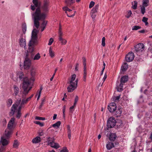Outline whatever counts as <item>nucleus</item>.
Segmentation results:
<instances>
[{"instance_id": "obj_5", "label": "nucleus", "mask_w": 152, "mask_h": 152, "mask_svg": "<svg viewBox=\"0 0 152 152\" xmlns=\"http://www.w3.org/2000/svg\"><path fill=\"white\" fill-rule=\"evenodd\" d=\"M15 118H12L8 123L7 128L5 130V137L7 138H9L12 134V131L15 127Z\"/></svg>"}, {"instance_id": "obj_44", "label": "nucleus", "mask_w": 152, "mask_h": 152, "mask_svg": "<svg viewBox=\"0 0 152 152\" xmlns=\"http://www.w3.org/2000/svg\"><path fill=\"white\" fill-rule=\"evenodd\" d=\"M141 28V27L138 26H134L132 27V30H137Z\"/></svg>"}, {"instance_id": "obj_64", "label": "nucleus", "mask_w": 152, "mask_h": 152, "mask_svg": "<svg viewBox=\"0 0 152 152\" xmlns=\"http://www.w3.org/2000/svg\"><path fill=\"white\" fill-rule=\"evenodd\" d=\"M79 65V64L78 63H77L75 66V70L76 71H77L78 70V67Z\"/></svg>"}, {"instance_id": "obj_34", "label": "nucleus", "mask_w": 152, "mask_h": 152, "mask_svg": "<svg viewBox=\"0 0 152 152\" xmlns=\"http://www.w3.org/2000/svg\"><path fill=\"white\" fill-rule=\"evenodd\" d=\"M116 138L115 135V134H110L109 139L111 141H114Z\"/></svg>"}, {"instance_id": "obj_52", "label": "nucleus", "mask_w": 152, "mask_h": 152, "mask_svg": "<svg viewBox=\"0 0 152 152\" xmlns=\"http://www.w3.org/2000/svg\"><path fill=\"white\" fill-rule=\"evenodd\" d=\"M105 37H104L102 38V45L103 47L105 46Z\"/></svg>"}, {"instance_id": "obj_45", "label": "nucleus", "mask_w": 152, "mask_h": 152, "mask_svg": "<svg viewBox=\"0 0 152 152\" xmlns=\"http://www.w3.org/2000/svg\"><path fill=\"white\" fill-rule=\"evenodd\" d=\"M43 89V88L42 86H41L40 88V90H38L37 92L36 95H38V96H40L41 94V91Z\"/></svg>"}, {"instance_id": "obj_46", "label": "nucleus", "mask_w": 152, "mask_h": 152, "mask_svg": "<svg viewBox=\"0 0 152 152\" xmlns=\"http://www.w3.org/2000/svg\"><path fill=\"white\" fill-rule=\"evenodd\" d=\"M120 98V96L113 97V100L115 102L118 101Z\"/></svg>"}, {"instance_id": "obj_57", "label": "nucleus", "mask_w": 152, "mask_h": 152, "mask_svg": "<svg viewBox=\"0 0 152 152\" xmlns=\"http://www.w3.org/2000/svg\"><path fill=\"white\" fill-rule=\"evenodd\" d=\"M87 76V73L83 72V80L84 82L86 81V77Z\"/></svg>"}, {"instance_id": "obj_53", "label": "nucleus", "mask_w": 152, "mask_h": 152, "mask_svg": "<svg viewBox=\"0 0 152 152\" xmlns=\"http://www.w3.org/2000/svg\"><path fill=\"white\" fill-rule=\"evenodd\" d=\"M82 60H83V66H85L86 65V58L84 57H82Z\"/></svg>"}, {"instance_id": "obj_40", "label": "nucleus", "mask_w": 152, "mask_h": 152, "mask_svg": "<svg viewBox=\"0 0 152 152\" xmlns=\"http://www.w3.org/2000/svg\"><path fill=\"white\" fill-rule=\"evenodd\" d=\"M32 2L36 7H39L40 5V4L38 2V0H33Z\"/></svg>"}, {"instance_id": "obj_36", "label": "nucleus", "mask_w": 152, "mask_h": 152, "mask_svg": "<svg viewBox=\"0 0 152 152\" xmlns=\"http://www.w3.org/2000/svg\"><path fill=\"white\" fill-rule=\"evenodd\" d=\"M59 41L61 42V43L62 45H65L66 42L67 41L66 39L63 38H60V39H59Z\"/></svg>"}, {"instance_id": "obj_59", "label": "nucleus", "mask_w": 152, "mask_h": 152, "mask_svg": "<svg viewBox=\"0 0 152 152\" xmlns=\"http://www.w3.org/2000/svg\"><path fill=\"white\" fill-rule=\"evenodd\" d=\"M132 14V12L130 10L128 12L127 15L126 16V18H129V17L131 16V15Z\"/></svg>"}, {"instance_id": "obj_14", "label": "nucleus", "mask_w": 152, "mask_h": 152, "mask_svg": "<svg viewBox=\"0 0 152 152\" xmlns=\"http://www.w3.org/2000/svg\"><path fill=\"white\" fill-rule=\"evenodd\" d=\"M31 65L30 60H25L24 63L23 67L24 69H28Z\"/></svg>"}, {"instance_id": "obj_33", "label": "nucleus", "mask_w": 152, "mask_h": 152, "mask_svg": "<svg viewBox=\"0 0 152 152\" xmlns=\"http://www.w3.org/2000/svg\"><path fill=\"white\" fill-rule=\"evenodd\" d=\"M132 8L134 10L137 9V1H134L132 2Z\"/></svg>"}, {"instance_id": "obj_50", "label": "nucleus", "mask_w": 152, "mask_h": 152, "mask_svg": "<svg viewBox=\"0 0 152 152\" xmlns=\"http://www.w3.org/2000/svg\"><path fill=\"white\" fill-rule=\"evenodd\" d=\"M36 120H45V118L44 117H41L39 116H36L35 118Z\"/></svg>"}, {"instance_id": "obj_56", "label": "nucleus", "mask_w": 152, "mask_h": 152, "mask_svg": "<svg viewBox=\"0 0 152 152\" xmlns=\"http://www.w3.org/2000/svg\"><path fill=\"white\" fill-rule=\"evenodd\" d=\"M117 126H123L122 121H120L119 122L117 123Z\"/></svg>"}, {"instance_id": "obj_29", "label": "nucleus", "mask_w": 152, "mask_h": 152, "mask_svg": "<svg viewBox=\"0 0 152 152\" xmlns=\"http://www.w3.org/2000/svg\"><path fill=\"white\" fill-rule=\"evenodd\" d=\"M19 142L17 140H15L13 145V148H18L19 145Z\"/></svg>"}, {"instance_id": "obj_48", "label": "nucleus", "mask_w": 152, "mask_h": 152, "mask_svg": "<svg viewBox=\"0 0 152 152\" xmlns=\"http://www.w3.org/2000/svg\"><path fill=\"white\" fill-rule=\"evenodd\" d=\"M47 23V21L46 20H43L41 25V27L45 28L46 25Z\"/></svg>"}, {"instance_id": "obj_10", "label": "nucleus", "mask_w": 152, "mask_h": 152, "mask_svg": "<svg viewBox=\"0 0 152 152\" xmlns=\"http://www.w3.org/2000/svg\"><path fill=\"white\" fill-rule=\"evenodd\" d=\"M134 57V53L132 52H131L126 55L125 59L127 62H130L133 61Z\"/></svg>"}, {"instance_id": "obj_4", "label": "nucleus", "mask_w": 152, "mask_h": 152, "mask_svg": "<svg viewBox=\"0 0 152 152\" xmlns=\"http://www.w3.org/2000/svg\"><path fill=\"white\" fill-rule=\"evenodd\" d=\"M76 76L75 74H73L71 76V78L69 79L68 83L70 85L67 88L68 92L72 91L77 88L78 80L76 79L75 80Z\"/></svg>"}, {"instance_id": "obj_2", "label": "nucleus", "mask_w": 152, "mask_h": 152, "mask_svg": "<svg viewBox=\"0 0 152 152\" xmlns=\"http://www.w3.org/2000/svg\"><path fill=\"white\" fill-rule=\"evenodd\" d=\"M32 17L34 19V25L38 28L39 25V20H44L46 18V15L45 13H41L40 8H37L34 12L31 13Z\"/></svg>"}, {"instance_id": "obj_30", "label": "nucleus", "mask_w": 152, "mask_h": 152, "mask_svg": "<svg viewBox=\"0 0 152 152\" xmlns=\"http://www.w3.org/2000/svg\"><path fill=\"white\" fill-rule=\"evenodd\" d=\"M47 141L48 142V145H49L54 141V139L53 138L48 137L47 138Z\"/></svg>"}, {"instance_id": "obj_41", "label": "nucleus", "mask_w": 152, "mask_h": 152, "mask_svg": "<svg viewBox=\"0 0 152 152\" xmlns=\"http://www.w3.org/2000/svg\"><path fill=\"white\" fill-rule=\"evenodd\" d=\"M148 19V18H147L145 17H144L142 19V21L144 23H145V25L146 26H148V23L147 22Z\"/></svg>"}, {"instance_id": "obj_16", "label": "nucleus", "mask_w": 152, "mask_h": 152, "mask_svg": "<svg viewBox=\"0 0 152 152\" xmlns=\"http://www.w3.org/2000/svg\"><path fill=\"white\" fill-rule=\"evenodd\" d=\"M21 108L19 107H17L16 109L15 110H16L17 112L15 114V116L18 119L20 118L22 114L21 112Z\"/></svg>"}, {"instance_id": "obj_49", "label": "nucleus", "mask_w": 152, "mask_h": 152, "mask_svg": "<svg viewBox=\"0 0 152 152\" xmlns=\"http://www.w3.org/2000/svg\"><path fill=\"white\" fill-rule=\"evenodd\" d=\"M34 123L35 124L39 125L41 126H44V124L39 121H35L34 122Z\"/></svg>"}, {"instance_id": "obj_35", "label": "nucleus", "mask_w": 152, "mask_h": 152, "mask_svg": "<svg viewBox=\"0 0 152 152\" xmlns=\"http://www.w3.org/2000/svg\"><path fill=\"white\" fill-rule=\"evenodd\" d=\"M61 124V121H58L56 123L53 125V126L56 128H58L60 126Z\"/></svg>"}, {"instance_id": "obj_12", "label": "nucleus", "mask_w": 152, "mask_h": 152, "mask_svg": "<svg viewBox=\"0 0 152 152\" xmlns=\"http://www.w3.org/2000/svg\"><path fill=\"white\" fill-rule=\"evenodd\" d=\"M116 108V104L114 102H112L110 104L108 107V109L110 112H114Z\"/></svg>"}, {"instance_id": "obj_3", "label": "nucleus", "mask_w": 152, "mask_h": 152, "mask_svg": "<svg viewBox=\"0 0 152 152\" xmlns=\"http://www.w3.org/2000/svg\"><path fill=\"white\" fill-rule=\"evenodd\" d=\"M26 96H24L23 97L22 96L23 99L21 101V99H20L18 100L17 101L15 104H14L11 108V110L10 113V116L13 115L15 112V110L17 107H19L21 108H24V105L26 104L27 102L25 98Z\"/></svg>"}, {"instance_id": "obj_55", "label": "nucleus", "mask_w": 152, "mask_h": 152, "mask_svg": "<svg viewBox=\"0 0 152 152\" xmlns=\"http://www.w3.org/2000/svg\"><path fill=\"white\" fill-rule=\"evenodd\" d=\"M59 34V39H60V38H62V33L61 32V27H60V29L59 31L58 32Z\"/></svg>"}, {"instance_id": "obj_8", "label": "nucleus", "mask_w": 152, "mask_h": 152, "mask_svg": "<svg viewBox=\"0 0 152 152\" xmlns=\"http://www.w3.org/2000/svg\"><path fill=\"white\" fill-rule=\"evenodd\" d=\"M149 0H143L142 4L140 6L141 12L144 15L145 12V8L148 6L149 4Z\"/></svg>"}, {"instance_id": "obj_25", "label": "nucleus", "mask_w": 152, "mask_h": 152, "mask_svg": "<svg viewBox=\"0 0 152 152\" xmlns=\"http://www.w3.org/2000/svg\"><path fill=\"white\" fill-rule=\"evenodd\" d=\"M65 3L67 6H70L75 2V0H65Z\"/></svg>"}, {"instance_id": "obj_21", "label": "nucleus", "mask_w": 152, "mask_h": 152, "mask_svg": "<svg viewBox=\"0 0 152 152\" xmlns=\"http://www.w3.org/2000/svg\"><path fill=\"white\" fill-rule=\"evenodd\" d=\"M99 7V4L96 5L91 11V13H96L97 12Z\"/></svg>"}, {"instance_id": "obj_27", "label": "nucleus", "mask_w": 152, "mask_h": 152, "mask_svg": "<svg viewBox=\"0 0 152 152\" xmlns=\"http://www.w3.org/2000/svg\"><path fill=\"white\" fill-rule=\"evenodd\" d=\"M128 68V64L127 63H124L123 65H122L121 69L122 71H125Z\"/></svg>"}, {"instance_id": "obj_18", "label": "nucleus", "mask_w": 152, "mask_h": 152, "mask_svg": "<svg viewBox=\"0 0 152 152\" xmlns=\"http://www.w3.org/2000/svg\"><path fill=\"white\" fill-rule=\"evenodd\" d=\"M13 88L14 92L13 95L15 96H16L18 94L20 91L18 87L15 85L14 86Z\"/></svg>"}, {"instance_id": "obj_7", "label": "nucleus", "mask_w": 152, "mask_h": 152, "mask_svg": "<svg viewBox=\"0 0 152 152\" xmlns=\"http://www.w3.org/2000/svg\"><path fill=\"white\" fill-rule=\"evenodd\" d=\"M49 1L48 0H44V3L42 6L41 7V9L43 12L41 11V13H45L46 15V13L48 12L49 9Z\"/></svg>"}, {"instance_id": "obj_23", "label": "nucleus", "mask_w": 152, "mask_h": 152, "mask_svg": "<svg viewBox=\"0 0 152 152\" xmlns=\"http://www.w3.org/2000/svg\"><path fill=\"white\" fill-rule=\"evenodd\" d=\"M128 79V76H124L121 77L120 81V82L123 84L124 83L127 81Z\"/></svg>"}, {"instance_id": "obj_32", "label": "nucleus", "mask_w": 152, "mask_h": 152, "mask_svg": "<svg viewBox=\"0 0 152 152\" xmlns=\"http://www.w3.org/2000/svg\"><path fill=\"white\" fill-rule=\"evenodd\" d=\"M67 133H68V136L69 138L70 139L71 137V130L70 129V126L69 125H68L67 126Z\"/></svg>"}, {"instance_id": "obj_54", "label": "nucleus", "mask_w": 152, "mask_h": 152, "mask_svg": "<svg viewBox=\"0 0 152 152\" xmlns=\"http://www.w3.org/2000/svg\"><path fill=\"white\" fill-rule=\"evenodd\" d=\"M95 3L93 1H91L89 4V8H91L94 5Z\"/></svg>"}, {"instance_id": "obj_20", "label": "nucleus", "mask_w": 152, "mask_h": 152, "mask_svg": "<svg viewBox=\"0 0 152 152\" xmlns=\"http://www.w3.org/2000/svg\"><path fill=\"white\" fill-rule=\"evenodd\" d=\"M115 114L117 117L120 116L122 113V110L121 108H119L115 110Z\"/></svg>"}, {"instance_id": "obj_63", "label": "nucleus", "mask_w": 152, "mask_h": 152, "mask_svg": "<svg viewBox=\"0 0 152 152\" xmlns=\"http://www.w3.org/2000/svg\"><path fill=\"white\" fill-rule=\"evenodd\" d=\"M36 7L35 6V5H31V9L33 11H34L36 9Z\"/></svg>"}, {"instance_id": "obj_31", "label": "nucleus", "mask_w": 152, "mask_h": 152, "mask_svg": "<svg viewBox=\"0 0 152 152\" xmlns=\"http://www.w3.org/2000/svg\"><path fill=\"white\" fill-rule=\"evenodd\" d=\"M123 84L121 83L117 87V89L118 91L120 92L123 90Z\"/></svg>"}, {"instance_id": "obj_24", "label": "nucleus", "mask_w": 152, "mask_h": 152, "mask_svg": "<svg viewBox=\"0 0 152 152\" xmlns=\"http://www.w3.org/2000/svg\"><path fill=\"white\" fill-rule=\"evenodd\" d=\"M114 147V145L113 143L111 142H108L106 145V148L108 150H110Z\"/></svg>"}, {"instance_id": "obj_51", "label": "nucleus", "mask_w": 152, "mask_h": 152, "mask_svg": "<svg viewBox=\"0 0 152 152\" xmlns=\"http://www.w3.org/2000/svg\"><path fill=\"white\" fill-rule=\"evenodd\" d=\"M75 110V107L73 106H72L69 108V112L72 115L74 111Z\"/></svg>"}, {"instance_id": "obj_62", "label": "nucleus", "mask_w": 152, "mask_h": 152, "mask_svg": "<svg viewBox=\"0 0 152 152\" xmlns=\"http://www.w3.org/2000/svg\"><path fill=\"white\" fill-rule=\"evenodd\" d=\"M2 124L4 126H5L7 124V121L5 119H4L2 122Z\"/></svg>"}, {"instance_id": "obj_17", "label": "nucleus", "mask_w": 152, "mask_h": 152, "mask_svg": "<svg viewBox=\"0 0 152 152\" xmlns=\"http://www.w3.org/2000/svg\"><path fill=\"white\" fill-rule=\"evenodd\" d=\"M18 77L19 79L21 81H23L24 79L26 78H28V77H25L23 73V72H19L18 74Z\"/></svg>"}, {"instance_id": "obj_28", "label": "nucleus", "mask_w": 152, "mask_h": 152, "mask_svg": "<svg viewBox=\"0 0 152 152\" xmlns=\"http://www.w3.org/2000/svg\"><path fill=\"white\" fill-rule=\"evenodd\" d=\"M1 142L3 145H6L8 144V141L3 137L1 138Z\"/></svg>"}, {"instance_id": "obj_38", "label": "nucleus", "mask_w": 152, "mask_h": 152, "mask_svg": "<svg viewBox=\"0 0 152 152\" xmlns=\"http://www.w3.org/2000/svg\"><path fill=\"white\" fill-rule=\"evenodd\" d=\"M49 54L50 56L52 58L54 56V53L53 52L52 48L50 47L49 49Z\"/></svg>"}, {"instance_id": "obj_61", "label": "nucleus", "mask_w": 152, "mask_h": 152, "mask_svg": "<svg viewBox=\"0 0 152 152\" xmlns=\"http://www.w3.org/2000/svg\"><path fill=\"white\" fill-rule=\"evenodd\" d=\"M95 13H91V12H90L91 17L92 18H94L96 16V15Z\"/></svg>"}, {"instance_id": "obj_22", "label": "nucleus", "mask_w": 152, "mask_h": 152, "mask_svg": "<svg viewBox=\"0 0 152 152\" xmlns=\"http://www.w3.org/2000/svg\"><path fill=\"white\" fill-rule=\"evenodd\" d=\"M50 145L51 147L56 149H57L60 147L59 144L55 142L54 141Z\"/></svg>"}, {"instance_id": "obj_11", "label": "nucleus", "mask_w": 152, "mask_h": 152, "mask_svg": "<svg viewBox=\"0 0 152 152\" xmlns=\"http://www.w3.org/2000/svg\"><path fill=\"white\" fill-rule=\"evenodd\" d=\"M144 49V45L142 43H139L135 46V50L136 52H142Z\"/></svg>"}, {"instance_id": "obj_26", "label": "nucleus", "mask_w": 152, "mask_h": 152, "mask_svg": "<svg viewBox=\"0 0 152 152\" xmlns=\"http://www.w3.org/2000/svg\"><path fill=\"white\" fill-rule=\"evenodd\" d=\"M41 141V138L39 137H36L32 140V142L34 143H37Z\"/></svg>"}, {"instance_id": "obj_39", "label": "nucleus", "mask_w": 152, "mask_h": 152, "mask_svg": "<svg viewBox=\"0 0 152 152\" xmlns=\"http://www.w3.org/2000/svg\"><path fill=\"white\" fill-rule=\"evenodd\" d=\"M22 28L23 33L25 34L26 31V25L25 23L22 24Z\"/></svg>"}, {"instance_id": "obj_42", "label": "nucleus", "mask_w": 152, "mask_h": 152, "mask_svg": "<svg viewBox=\"0 0 152 152\" xmlns=\"http://www.w3.org/2000/svg\"><path fill=\"white\" fill-rule=\"evenodd\" d=\"M40 58V56L39 53H38L34 57L33 59L34 60H38Z\"/></svg>"}, {"instance_id": "obj_37", "label": "nucleus", "mask_w": 152, "mask_h": 152, "mask_svg": "<svg viewBox=\"0 0 152 152\" xmlns=\"http://www.w3.org/2000/svg\"><path fill=\"white\" fill-rule=\"evenodd\" d=\"M12 103V100L11 99H9L7 102V106L8 107H10Z\"/></svg>"}, {"instance_id": "obj_47", "label": "nucleus", "mask_w": 152, "mask_h": 152, "mask_svg": "<svg viewBox=\"0 0 152 152\" xmlns=\"http://www.w3.org/2000/svg\"><path fill=\"white\" fill-rule=\"evenodd\" d=\"M60 152H69V150L67 148L64 147L60 151Z\"/></svg>"}, {"instance_id": "obj_9", "label": "nucleus", "mask_w": 152, "mask_h": 152, "mask_svg": "<svg viewBox=\"0 0 152 152\" xmlns=\"http://www.w3.org/2000/svg\"><path fill=\"white\" fill-rule=\"evenodd\" d=\"M115 120L113 117H111L109 118L107 123V126L108 128H112L115 125Z\"/></svg>"}, {"instance_id": "obj_43", "label": "nucleus", "mask_w": 152, "mask_h": 152, "mask_svg": "<svg viewBox=\"0 0 152 152\" xmlns=\"http://www.w3.org/2000/svg\"><path fill=\"white\" fill-rule=\"evenodd\" d=\"M35 70L32 69H31V75L32 76V77H34V76L35 74Z\"/></svg>"}, {"instance_id": "obj_6", "label": "nucleus", "mask_w": 152, "mask_h": 152, "mask_svg": "<svg viewBox=\"0 0 152 152\" xmlns=\"http://www.w3.org/2000/svg\"><path fill=\"white\" fill-rule=\"evenodd\" d=\"M38 33V31L36 29H34L33 30L31 34V39L29 42L30 45H34L37 43V34Z\"/></svg>"}, {"instance_id": "obj_15", "label": "nucleus", "mask_w": 152, "mask_h": 152, "mask_svg": "<svg viewBox=\"0 0 152 152\" xmlns=\"http://www.w3.org/2000/svg\"><path fill=\"white\" fill-rule=\"evenodd\" d=\"M19 45L22 47H24L25 49H26V40L23 38H20L19 39Z\"/></svg>"}, {"instance_id": "obj_19", "label": "nucleus", "mask_w": 152, "mask_h": 152, "mask_svg": "<svg viewBox=\"0 0 152 152\" xmlns=\"http://www.w3.org/2000/svg\"><path fill=\"white\" fill-rule=\"evenodd\" d=\"M34 45H29V43L28 44L29 46V48L28 50V51L29 53H32V54L31 55V58H33L34 56V54L32 53L34 52V48L33 47V46Z\"/></svg>"}, {"instance_id": "obj_58", "label": "nucleus", "mask_w": 152, "mask_h": 152, "mask_svg": "<svg viewBox=\"0 0 152 152\" xmlns=\"http://www.w3.org/2000/svg\"><path fill=\"white\" fill-rule=\"evenodd\" d=\"M53 39L52 38H51L50 39L49 43H48V45H52V43H53Z\"/></svg>"}, {"instance_id": "obj_60", "label": "nucleus", "mask_w": 152, "mask_h": 152, "mask_svg": "<svg viewBox=\"0 0 152 152\" xmlns=\"http://www.w3.org/2000/svg\"><path fill=\"white\" fill-rule=\"evenodd\" d=\"M65 109H66V106H63V107L62 110H63V117H65Z\"/></svg>"}, {"instance_id": "obj_1", "label": "nucleus", "mask_w": 152, "mask_h": 152, "mask_svg": "<svg viewBox=\"0 0 152 152\" xmlns=\"http://www.w3.org/2000/svg\"><path fill=\"white\" fill-rule=\"evenodd\" d=\"M35 80L34 78L31 77L26 78L23 81L22 88L23 91L22 93V96H26L29 92L31 90L33 86L34 82Z\"/></svg>"}, {"instance_id": "obj_13", "label": "nucleus", "mask_w": 152, "mask_h": 152, "mask_svg": "<svg viewBox=\"0 0 152 152\" xmlns=\"http://www.w3.org/2000/svg\"><path fill=\"white\" fill-rule=\"evenodd\" d=\"M63 9L65 11L66 13V14L67 15L68 17H72L75 15V11L72 12H73V14L72 15H69L68 12H70L72 11V10L69 9L67 7H63Z\"/></svg>"}]
</instances>
